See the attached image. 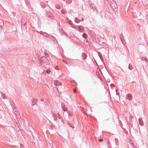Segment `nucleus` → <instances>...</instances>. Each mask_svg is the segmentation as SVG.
<instances>
[{
	"mask_svg": "<svg viewBox=\"0 0 148 148\" xmlns=\"http://www.w3.org/2000/svg\"><path fill=\"white\" fill-rule=\"evenodd\" d=\"M39 60L40 62L41 65H42V64H45L46 63H47L49 62L48 60L45 56L42 57L40 60Z\"/></svg>",
	"mask_w": 148,
	"mask_h": 148,
	"instance_id": "1",
	"label": "nucleus"
},
{
	"mask_svg": "<svg viewBox=\"0 0 148 148\" xmlns=\"http://www.w3.org/2000/svg\"><path fill=\"white\" fill-rule=\"evenodd\" d=\"M97 40L98 44L101 45H103V42L105 43L104 39L101 36L98 37Z\"/></svg>",
	"mask_w": 148,
	"mask_h": 148,
	"instance_id": "2",
	"label": "nucleus"
},
{
	"mask_svg": "<svg viewBox=\"0 0 148 148\" xmlns=\"http://www.w3.org/2000/svg\"><path fill=\"white\" fill-rule=\"evenodd\" d=\"M110 5L113 9H115L117 7L116 3L114 1H112V2H111Z\"/></svg>",
	"mask_w": 148,
	"mask_h": 148,
	"instance_id": "3",
	"label": "nucleus"
},
{
	"mask_svg": "<svg viewBox=\"0 0 148 148\" xmlns=\"http://www.w3.org/2000/svg\"><path fill=\"white\" fill-rule=\"evenodd\" d=\"M56 114L57 115V117L60 120V121L59 120L58 121V123L59 124V123L60 122H64V121L62 120L63 119L62 117L59 114Z\"/></svg>",
	"mask_w": 148,
	"mask_h": 148,
	"instance_id": "4",
	"label": "nucleus"
},
{
	"mask_svg": "<svg viewBox=\"0 0 148 148\" xmlns=\"http://www.w3.org/2000/svg\"><path fill=\"white\" fill-rule=\"evenodd\" d=\"M76 29L78 30L79 32H82L84 30L83 27L82 26H78L76 27Z\"/></svg>",
	"mask_w": 148,
	"mask_h": 148,
	"instance_id": "5",
	"label": "nucleus"
},
{
	"mask_svg": "<svg viewBox=\"0 0 148 148\" xmlns=\"http://www.w3.org/2000/svg\"><path fill=\"white\" fill-rule=\"evenodd\" d=\"M90 7L93 10L95 11L97 10V8H96L95 5L94 4H91L90 5Z\"/></svg>",
	"mask_w": 148,
	"mask_h": 148,
	"instance_id": "6",
	"label": "nucleus"
},
{
	"mask_svg": "<svg viewBox=\"0 0 148 148\" xmlns=\"http://www.w3.org/2000/svg\"><path fill=\"white\" fill-rule=\"evenodd\" d=\"M138 121L139 124L141 126H143L144 125V123L143 121L142 120V118H140L138 119Z\"/></svg>",
	"mask_w": 148,
	"mask_h": 148,
	"instance_id": "7",
	"label": "nucleus"
},
{
	"mask_svg": "<svg viewBox=\"0 0 148 148\" xmlns=\"http://www.w3.org/2000/svg\"><path fill=\"white\" fill-rule=\"evenodd\" d=\"M126 99L129 100H132V95L130 94H127L126 96Z\"/></svg>",
	"mask_w": 148,
	"mask_h": 148,
	"instance_id": "8",
	"label": "nucleus"
},
{
	"mask_svg": "<svg viewBox=\"0 0 148 148\" xmlns=\"http://www.w3.org/2000/svg\"><path fill=\"white\" fill-rule=\"evenodd\" d=\"M55 84L56 86H59V85L61 86L62 85V84L60 83L58 81V80H55Z\"/></svg>",
	"mask_w": 148,
	"mask_h": 148,
	"instance_id": "9",
	"label": "nucleus"
},
{
	"mask_svg": "<svg viewBox=\"0 0 148 148\" xmlns=\"http://www.w3.org/2000/svg\"><path fill=\"white\" fill-rule=\"evenodd\" d=\"M53 117L54 118V120L55 121H56L57 122L58 121V117H57V115L56 114H53Z\"/></svg>",
	"mask_w": 148,
	"mask_h": 148,
	"instance_id": "10",
	"label": "nucleus"
},
{
	"mask_svg": "<svg viewBox=\"0 0 148 148\" xmlns=\"http://www.w3.org/2000/svg\"><path fill=\"white\" fill-rule=\"evenodd\" d=\"M14 113L16 115V116L19 118H20L21 117V116L20 115L19 113L18 112H14Z\"/></svg>",
	"mask_w": 148,
	"mask_h": 148,
	"instance_id": "11",
	"label": "nucleus"
},
{
	"mask_svg": "<svg viewBox=\"0 0 148 148\" xmlns=\"http://www.w3.org/2000/svg\"><path fill=\"white\" fill-rule=\"evenodd\" d=\"M82 57L83 59L85 60L87 57V55L85 53H83L82 54Z\"/></svg>",
	"mask_w": 148,
	"mask_h": 148,
	"instance_id": "12",
	"label": "nucleus"
},
{
	"mask_svg": "<svg viewBox=\"0 0 148 148\" xmlns=\"http://www.w3.org/2000/svg\"><path fill=\"white\" fill-rule=\"evenodd\" d=\"M52 36L48 35L46 38V40H51Z\"/></svg>",
	"mask_w": 148,
	"mask_h": 148,
	"instance_id": "13",
	"label": "nucleus"
},
{
	"mask_svg": "<svg viewBox=\"0 0 148 148\" xmlns=\"http://www.w3.org/2000/svg\"><path fill=\"white\" fill-rule=\"evenodd\" d=\"M38 101V100L37 99H34L33 100L32 103V105L34 106L35 104H36V103H37Z\"/></svg>",
	"mask_w": 148,
	"mask_h": 148,
	"instance_id": "14",
	"label": "nucleus"
},
{
	"mask_svg": "<svg viewBox=\"0 0 148 148\" xmlns=\"http://www.w3.org/2000/svg\"><path fill=\"white\" fill-rule=\"evenodd\" d=\"M21 22H23V23L21 24V27L23 28V27L24 26V28H26V26H25L26 25V22H25V23L23 24V21H21Z\"/></svg>",
	"mask_w": 148,
	"mask_h": 148,
	"instance_id": "15",
	"label": "nucleus"
},
{
	"mask_svg": "<svg viewBox=\"0 0 148 148\" xmlns=\"http://www.w3.org/2000/svg\"><path fill=\"white\" fill-rule=\"evenodd\" d=\"M46 14L49 17H52V15L51 14V13L49 12H47L46 13Z\"/></svg>",
	"mask_w": 148,
	"mask_h": 148,
	"instance_id": "16",
	"label": "nucleus"
},
{
	"mask_svg": "<svg viewBox=\"0 0 148 148\" xmlns=\"http://www.w3.org/2000/svg\"><path fill=\"white\" fill-rule=\"evenodd\" d=\"M62 109L63 110L65 111H67L68 110L67 108L64 105L63 106Z\"/></svg>",
	"mask_w": 148,
	"mask_h": 148,
	"instance_id": "17",
	"label": "nucleus"
},
{
	"mask_svg": "<svg viewBox=\"0 0 148 148\" xmlns=\"http://www.w3.org/2000/svg\"><path fill=\"white\" fill-rule=\"evenodd\" d=\"M82 37L85 39H86L87 38V35L86 34H83L82 35Z\"/></svg>",
	"mask_w": 148,
	"mask_h": 148,
	"instance_id": "18",
	"label": "nucleus"
},
{
	"mask_svg": "<svg viewBox=\"0 0 148 148\" xmlns=\"http://www.w3.org/2000/svg\"><path fill=\"white\" fill-rule=\"evenodd\" d=\"M56 40L55 38L52 36L51 41H53V42L55 43Z\"/></svg>",
	"mask_w": 148,
	"mask_h": 148,
	"instance_id": "19",
	"label": "nucleus"
},
{
	"mask_svg": "<svg viewBox=\"0 0 148 148\" xmlns=\"http://www.w3.org/2000/svg\"><path fill=\"white\" fill-rule=\"evenodd\" d=\"M98 54L100 58V59H101V61H102L103 60V59L101 54L99 52H98Z\"/></svg>",
	"mask_w": 148,
	"mask_h": 148,
	"instance_id": "20",
	"label": "nucleus"
},
{
	"mask_svg": "<svg viewBox=\"0 0 148 148\" xmlns=\"http://www.w3.org/2000/svg\"><path fill=\"white\" fill-rule=\"evenodd\" d=\"M88 40H87L86 39L84 41V43L85 45L87 46H88L89 45V43L88 42Z\"/></svg>",
	"mask_w": 148,
	"mask_h": 148,
	"instance_id": "21",
	"label": "nucleus"
},
{
	"mask_svg": "<svg viewBox=\"0 0 148 148\" xmlns=\"http://www.w3.org/2000/svg\"><path fill=\"white\" fill-rule=\"evenodd\" d=\"M75 22L78 23L80 21V20L78 19L77 18H75Z\"/></svg>",
	"mask_w": 148,
	"mask_h": 148,
	"instance_id": "22",
	"label": "nucleus"
},
{
	"mask_svg": "<svg viewBox=\"0 0 148 148\" xmlns=\"http://www.w3.org/2000/svg\"><path fill=\"white\" fill-rule=\"evenodd\" d=\"M128 68L129 69L131 70L133 69V66L132 65L130 64L129 65Z\"/></svg>",
	"mask_w": 148,
	"mask_h": 148,
	"instance_id": "23",
	"label": "nucleus"
},
{
	"mask_svg": "<svg viewBox=\"0 0 148 148\" xmlns=\"http://www.w3.org/2000/svg\"><path fill=\"white\" fill-rule=\"evenodd\" d=\"M68 125H69V126H70V127H71L72 128H73V126H72V125L71 124V123L70 122L68 121Z\"/></svg>",
	"mask_w": 148,
	"mask_h": 148,
	"instance_id": "24",
	"label": "nucleus"
},
{
	"mask_svg": "<svg viewBox=\"0 0 148 148\" xmlns=\"http://www.w3.org/2000/svg\"><path fill=\"white\" fill-rule=\"evenodd\" d=\"M142 60H144V61H146L148 63V60H147V58H143L142 59Z\"/></svg>",
	"mask_w": 148,
	"mask_h": 148,
	"instance_id": "25",
	"label": "nucleus"
},
{
	"mask_svg": "<svg viewBox=\"0 0 148 148\" xmlns=\"http://www.w3.org/2000/svg\"><path fill=\"white\" fill-rule=\"evenodd\" d=\"M131 145L132 146L133 148H137V147H136L134 143H131Z\"/></svg>",
	"mask_w": 148,
	"mask_h": 148,
	"instance_id": "26",
	"label": "nucleus"
},
{
	"mask_svg": "<svg viewBox=\"0 0 148 148\" xmlns=\"http://www.w3.org/2000/svg\"><path fill=\"white\" fill-rule=\"evenodd\" d=\"M1 97H2V98H3V99H7V98L5 96V95L4 94H2V95H1Z\"/></svg>",
	"mask_w": 148,
	"mask_h": 148,
	"instance_id": "27",
	"label": "nucleus"
},
{
	"mask_svg": "<svg viewBox=\"0 0 148 148\" xmlns=\"http://www.w3.org/2000/svg\"><path fill=\"white\" fill-rule=\"evenodd\" d=\"M11 104L12 107V108H14V103L12 101H11Z\"/></svg>",
	"mask_w": 148,
	"mask_h": 148,
	"instance_id": "28",
	"label": "nucleus"
},
{
	"mask_svg": "<svg viewBox=\"0 0 148 148\" xmlns=\"http://www.w3.org/2000/svg\"><path fill=\"white\" fill-rule=\"evenodd\" d=\"M107 146L108 147V148H111V144L110 143H109V142H108Z\"/></svg>",
	"mask_w": 148,
	"mask_h": 148,
	"instance_id": "29",
	"label": "nucleus"
},
{
	"mask_svg": "<svg viewBox=\"0 0 148 148\" xmlns=\"http://www.w3.org/2000/svg\"><path fill=\"white\" fill-rule=\"evenodd\" d=\"M66 3H71L72 2V0H66Z\"/></svg>",
	"mask_w": 148,
	"mask_h": 148,
	"instance_id": "30",
	"label": "nucleus"
},
{
	"mask_svg": "<svg viewBox=\"0 0 148 148\" xmlns=\"http://www.w3.org/2000/svg\"><path fill=\"white\" fill-rule=\"evenodd\" d=\"M48 34L46 33H44L43 34V36L46 37L48 36Z\"/></svg>",
	"mask_w": 148,
	"mask_h": 148,
	"instance_id": "31",
	"label": "nucleus"
},
{
	"mask_svg": "<svg viewBox=\"0 0 148 148\" xmlns=\"http://www.w3.org/2000/svg\"><path fill=\"white\" fill-rule=\"evenodd\" d=\"M61 33H62L63 34L68 36V35L65 32H64V31L63 30L62 31Z\"/></svg>",
	"mask_w": 148,
	"mask_h": 148,
	"instance_id": "32",
	"label": "nucleus"
},
{
	"mask_svg": "<svg viewBox=\"0 0 148 148\" xmlns=\"http://www.w3.org/2000/svg\"><path fill=\"white\" fill-rule=\"evenodd\" d=\"M50 72V71L49 70L47 69L46 70V72L48 74H49Z\"/></svg>",
	"mask_w": 148,
	"mask_h": 148,
	"instance_id": "33",
	"label": "nucleus"
},
{
	"mask_svg": "<svg viewBox=\"0 0 148 148\" xmlns=\"http://www.w3.org/2000/svg\"><path fill=\"white\" fill-rule=\"evenodd\" d=\"M13 108V111L14 112H17V110H16V108L15 107H14V108Z\"/></svg>",
	"mask_w": 148,
	"mask_h": 148,
	"instance_id": "34",
	"label": "nucleus"
},
{
	"mask_svg": "<svg viewBox=\"0 0 148 148\" xmlns=\"http://www.w3.org/2000/svg\"><path fill=\"white\" fill-rule=\"evenodd\" d=\"M20 148H23V145L22 144H20Z\"/></svg>",
	"mask_w": 148,
	"mask_h": 148,
	"instance_id": "35",
	"label": "nucleus"
},
{
	"mask_svg": "<svg viewBox=\"0 0 148 148\" xmlns=\"http://www.w3.org/2000/svg\"><path fill=\"white\" fill-rule=\"evenodd\" d=\"M146 19L148 21V15H147L146 16Z\"/></svg>",
	"mask_w": 148,
	"mask_h": 148,
	"instance_id": "36",
	"label": "nucleus"
},
{
	"mask_svg": "<svg viewBox=\"0 0 148 148\" xmlns=\"http://www.w3.org/2000/svg\"><path fill=\"white\" fill-rule=\"evenodd\" d=\"M120 38H121V40L123 41V40L124 39V38H123V37H120Z\"/></svg>",
	"mask_w": 148,
	"mask_h": 148,
	"instance_id": "37",
	"label": "nucleus"
},
{
	"mask_svg": "<svg viewBox=\"0 0 148 148\" xmlns=\"http://www.w3.org/2000/svg\"><path fill=\"white\" fill-rule=\"evenodd\" d=\"M103 139H100L99 140V141L100 142H102L103 141Z\"/></svg>",
	"mask_w": 148,
	"mask_h": 148,
	"instance_id": "38",
	"label": "nucleus"
},
{
	"mask_svg": "<svg viewBox=\"0 0 148 148\" xmlns=\"http://www.w3.org/2000/svg\"><path fill=\"white\" fill-rule=\"evenodd\" d=\"M69 24L70 25H72V24H73V23H72V22L71 21V22H69Z\"/></svg>",
	"mask_w": 148,
	"mask_h": 148,
	"instance_id": "39",
	"label": "nucleus"
},
{
	"mask_svg": "<svg viewBox=\"0 0 148 148\" xmlns=\"http://www.w3.org/2000/svg\"><path fill=\"white\" fill-rule=\"evenodd\" d=\"M40 100L41 101H43L44 100V99L43 98H42Z\"/></svg>",
	"mask_w": 148,
	"mask_h": 148,
	"instance_id": "40",
	"label": "nucleus"
},
{
	"mask_svg": "<svg viewBox=\"0 0 148 148\" xmlns=\"http://www.w3.org/2000/svg\"><path fill=\"white\" fill-rule=\"evenodd\" d=\"M115 143H116V144L117 145V142H116V138L115 139Z\"/></svg>",
	"mask_w": 148,
	"mask_h": 148,
	"instance_id": "41",
	"label": "nucleus"
},
{
	"mask_svg": "<svg viewBox=\"0 0 148 148\" xmlns=\"http://www.w3.org/2000/svg\"><path fill=\"white\" fill-rule=\"evenodd\" d=\"M56 7V8L58 9H59L60 8V7H58V6Z\"/></svg>",
	"mask_w": 148,
	"mask_h": 148,
	"instance_id": "42",
	"label": "nucleus"
},
{
	"mask_svg": "<svg viewBox=\"0 0 148 148\" xmlns=\"http://www.w3.org/2000/svg\"><path fill=\"white\" fill-rule=\"evenodd\" d=\"M74 92L75 93H76V90H74Z\"/></svg>",
	"mask_w": 148,
	"mask_h": 148,
	"instance_id": "43",
	"label": "nucleus"
},
{
	"mask_svg": "<svg viewBox=\"0 0 148 148\" xmlns=\"http://www.w3.org/2000/svg\"><path fill=\"white\" fill-rule=\"evenodd\" d=\"M84 20V19L83 18H82V21H83Z\"/></svg>",
	"mask_w": 148,
	"mask_h": 148,
	"instance_id": "44",
	"label": "nucleus"
},
{
	"mask_svg": "<svg viewBox=\"0 0 148 148\" xmlns=\"http://www.w3.org/2000/svg\"><path fill=\"white\" fill-rule=\"evenodd\" d=\"M2 25L1 24H0V27L1 29Z\"/></svg>",
	"mask_w": 148,
	"mask_h": 148,
	"instance_id": "45",
	"label": "nucleus"
},
{
	"mask_svg": "<svg viewBox=\"0 0 148 148\" xmlns=\"http://www.w3.org/2000/svg\"><path fill=\"white\" fill-rule=\"evenodd\" d=\"M65 62L66 64H68V63H67L66 62Z\"/></svg>",
	"mask_w": 148,
	"mask_h": 148,
	"instance_id": "46",
	"label": "nucleus"
},
{
	"mask_svg": "<svg viewBox=\"0 0 148 148\" xmlns=\"http://www.w3.org/2000/svg\"><path fill=\"white\" fill-rule=\"evenodd\" d=\"M95 63H96V64H97V65H98L97 64V63L96 62V61H95Z\"/></svg>",
	"mask_w": 148,
	"mask_h": 148,
	"instance_id": "47",
	"label": "nucleus"
},
{
	"mask_svg": "<svg viewBox=\"0 0 148 148\" xmlns=\"http://www.w3.org/2000/svg\"><path fill=\"white\" fill-rule=\"evenodd\" d=\"M57 67L56 66V68H57Z\"/></svg>",
	"mask_w": 148,
	"mask_h": 148,
	"instance_id": "48",
	"label": "nucleus"
},
{
	"mask_svg": "<svg viewBox=\"0 0 148 148\" xmlns=\"http://www.w3.org/2000/svg\"><path fill=\"white\" fill-rule=\"evenodd\" d=\"M57 67L56 66V68H57Z\"/></svg>",
	"mask_w": 148,
	"mask_h": 148,
	"instance_id": "49",
	"label": "nucleus"
},
{
	"mask_svg": "<svg viewBox=\"0 0 148 148\" xmlns=\"http://www.w3.org/2000/svg\"><path fill=\"white\" fill-rule=\"evenodd\" d=\"M63 1H65V0H63Z\"/></svg>",
	"mask_w": 148,
	"mask_h": 148,
	"instance_id": "50",
	"label": "nucleus"
}]
</instances>
